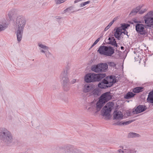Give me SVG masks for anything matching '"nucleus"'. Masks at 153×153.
I'll list each match as a JSON object with an SVG mask.
<instances>
[{"instance_id":"c03bdc74","label":"nucleus","mask_w":153,"mask_h":153,"mask_svg":"<svg viewBox=\"0 0 153 153\" xmlns=\"http://www.w3.org/2000/svg\"><path fill=\"white\" fill-rule=\"evenodd\" d=\"M81 1L80 0H75V1H74V3H77L79 1Z\"/></svg>"},{"instance_id":"58836bf2","label":"nucleus","mask_w":153,"mask_h":153,"mask_svg":"<svg viewBox=\"0 0 153 153\" xmlns=\"http://www.w3.org/2000/svg\"><path fill=\"white\" fill-rule=\"evenodd\" d=\"M13 12L12 11H10L8 12V15L10 18L12 17V16L13 15Z\"/></svg>"},{"instance_id":"c756f323","label":"nucleus","mask_w":153,"mask_h":153,"mask_svg":"<svg viewBox=\"0 0 153 153\" xmlns=\"http://www.w3.org/2000/svg\"><path fill=\"white\" fill-rule=\"evenodd\" d=\"M102 35H101L100 36L99 38H98L94 42V43L92 44L91 45V48H92L93 46H94L95 45H96L100 41V38H102Z\"/></svg>"},{"instance_id":"b1692460","label":"nucleus","mask_w":153,"mask_h":153,"mask_svg":"<svg viewBox=\"0 0 153 153\" xmlns=\"http://www.w3.org/2000/svg\"><path fill=\"white\" fill-rule=\"evenodd\" d=\"M124 150H125L126 152L130 153H136L137 151L136 150L133 148H131L127 149H124Z\"/></svg>"},{"instance_id":"f03ea898","label":"nucleus","mask_w":153,"mask_h":153,"mask_svg":"<svg viewBox=\"0 0 153 153\" xmlns=\"http://www.w3.org/2000/svg\"><path fill=\"white\" fill-rule=\"evenodd\" d=\"M0 140L3 142L8 144L12 142L13 138L10 131L5 128L1 127L0 128Z\"/></svg>"},{"instance_id":"a18cd8bd","label":"nucleus","mask_w":153,"mask_h":153,"mask_svg":"<svg viewBox=\"0 0 153 153\" xmlns=\"http://www.w3.org/2000/svg\"><path fill=\"white\" fill-rule=\"evenodd\" d=\"M123 31V33L125 34H127L128 32L127 31Z\"/></svg>"},{"instance_id":"9b49d317","label":"nucleus","mask_w":153,"mask_h":153,"mask_svg":"<svg viewBox=\"0 0 153 153\" xmlns=\"http://www.w3.org/2000/svg\"><path fill=\"white\" fill-rule=\"evenodd\" d=\"M146 107L144 105H139L136 108H134L132 111V113L134 114H137L142 112L146 110Z\"/></svg>"},{"instance_id":"c9c22d12","label":"nucleus","mask_w":153,"mask_h":153,"mask_svg":"<svg viewBox=\"0 0 153 153\" xmlns=\"http://www.w3.org/2000/svg\"><path fill=\"white\" fill-rule=\"evenodd\" d=\"M44 53L47 57H49L51 55V53L49 52L48 50H47Z\"/></svg>"},{"instance_id":"bb28decb","label":"nucleus","mask_w":153,"mask_h":153,"mask_svg":"<svg viewBox=\"0 0 153 153\" xmlns=\"http://www.w3.org/2000/svg\"><path fill=\"white\" fill-rule=\"evenodd\" d=\"M132 122V121L130 120L128 121L123 122H118L116 124L118 125H127L129 124Z\"/></svg>"},{"instance_id":"473e14b6","label":"nucleus","mask_w":153,"mask_h":153,"mask_svg":"<svg viewBox=\"0 0 153 153\" xmlns=\"http://www.w3.org/2000/svg\"><path fill=\"white\" fill-rule=\"evenodd\" d=\"M95 107L93 105H91L88 107L87 109L90 112H92L95 109Z\"/></svg>"},{"instance_id":"412c9836","label":"nucleus","mask_w":153,"mask_h":153,"mask_svg":"<svg viewBox=\"0 0 153 153\" xmlns=\"http://www.w3.org/2000/svg\"><path fill=\"white\" fill-rule=\"evenodd\" d=\"M105 103L102 102V101L101 100L99 99L97 102L96 106L97 110L98 111L100 110Z\"/></svg>"},{"instance_id":"5701e85b","label":"nucleus","mask_w":153,"mask_h":153,"mask_svg":"<svg viewBox=\"0 0 153 153\" xmlns=\"http://www.w3.org/2000/svg\"><path fill=\"white\" fill-rule=\"evenodd\" d=\"M135 95L132 92H129L125 95L124 98L126 99H129L134 97Z\"/></svg>"},{"instance_id":"4be33fe9","label":"nucleus","mask_w":153,"mask_h":153,"mask_svg":"<svg viewBox=\"0 0 153 153\" xmlns=\"http://www.w3.org/2000/svg\"><path fill=\"white\" fill-rule=\"evenodd\" d=\"M148 102L151 103H153V90L150 91L148 95L147 98Z\"/></svg>"},{"instance_id":"09e8293b","label":"nucleus","mask_w":153,"mask_h":153,"mask_svg":"<svg viewBox=\"0 0 153 153\" xmlns=\"http://www.w3.org/2000/svg\"><path fill=\"white\" fill-rule=\"evenodd\" d=\"M65 152L67 153H69V152H68V151H67V152Z\"/></svg>"},{"instance_id":"37998d69","label":"nucleus","mask_w":153,"mask_h":153,"mask_svg":"<svg viewBox=\"0 0 153 153\" xmlns=\"http://www.w3.org/2000/svg\"><path fill=\"white\" fill-rule=\"evenodd\" d=\"M108 40H109L108 43L109 44H110V42H111L112 40V38H111L110 37H109L108 39Z\"/></svg>"},{"instance_id":"2f4dec72","label":"nucleus","mask_w":153,"mask_h":153,"mask_svg":"<svg viewBox=\"0 0 153 153\" xmlns=\"http://www.w3.org/2000/svg\"><path fill=\"white\" fill-rule=\"evenodd\" d=\"M114 22V20H113L105 28L104 30L105 31L107 30L112 25Z\"/></svg>"},{"instance_id":"ddd939ff","label":"nucleus","mask_w":153,"mask_h":153,"mask_svg":"<svg viewBox=\"0 0 153 153\" xmlns=\"http://www.w3.org/2000/svg\"><path fill=\"white\" fill-rule=\"evenodd\" d=\"M94 88V86L90 84H85L83 87L82 91L84 93H87L91 92Z\"/></svg>"},{"instance_id":"6ab92c4d","label":"nucleus","mask_w":153,"mask_h":153,"mask_svg":"<svg viewBox=\"0 0 153 153\" xmlns=\"http://www.w3.org/2000/svg\"><path fill=\"white\" fill-rule=\"evenodd\" d=\"M123 33V31L121 30L120 28L118 27L116 30V31L114 33V36L116 38L119 39V38H120L121 35Z\"/></svg>"},{"instance_id":"a878e982","label":"nucleus","mask_w":153,"mask_h":153,"mask_svg":"<svg viewBox=\"0 0 153 153\" xmlns=\"http://www.w3.org/2000/svg\"><path fill=\"white\" fill-rule=\"evenodd\" d=\"M7 27V25L5 23H0V32L4 30Z\"/></svg>"},{"instance_id":"4c0bfd02","label":"nucleus","mask_w":153,"mask_h":153,"mask_svg":"<svg viewBox=\"0 0 153 153\" xmlns=\"http://www.w3.org/2000/svg\"><path fill=\"white\" fill-rule=\"evenodd\" d=\"M108 65L111 67H112L113 68H114L115 67L116 64L114 62H110L108 63Z\"/></svg>"},{"instance_id":"79ce46f5","label":"nucleus","mask_w":153,"mask_h":153,"mask_svg":"<svg viewBox=\"0 0 153 153\" xmlns=\"http://www.w3.org/2000/svg\"><path fill=\"white\" fill-rule=\"evenodd\" d=\"M76 82V79H72L71 82V84H73L75 83Z\"/></svg>"},{"instance_id":"f8f14e48","label":"nucleus","mask_w":153,"mask_h":153,"mask_svg":"<svg viewBox=\"0 0 153 153\" xmlns=\"http://www.w3.org/2000/svg\"><path fill=\"white\" fill-rule=\"evenodd\" d=\"M104 81L106 82L109 87L111 86L113 84L116 82L114 78L112 76H107L104 79Z\"/></svg>"},{"instance_id":"f257e3e1","label":"nucleus","mask_w":153,"mask_h":153,"mask_svg":"<svg viewBox=\"0 0 153 153\" xmlns=\"http://www.w3.org/2000/svg\"><path fill=\"white\" fill-rule=\"evenodd\" d=\"M26 21L23 16H19L16 18L15 23V27L17 30L16 32L18 41H20L22 39L24 27L26 24Z\"/></svg>"},{"instance_id":"7c9ffc66","label":"nucleus","mask_w":153,"mask_h":153,"mask_svg":"<svg viewBox=\"0 0 153 153\" xmlns=\"http://www.w3.org/2000/svg\"><path fill=\"white\" fill-rule=\"evenodd\" d=\"M112 40L111 41V42H110V44H111L113 45H114V46L117 47V44L116 43V41L114 37H112Z\"/></svg>"},{"instance_id":"1a4fd4ad","label":"nucleus","mask_w":153,"mask_h":153,"mask_svg":"<svg viewBox=\"0 0 153 153\" xmlns=\"http://www.w3.org/2000/svg\"><path fill=\"white\" fill-rule=\"evenodd\" d=\"M147 25L137 23L135 26L136 31L141 35H145L146 33V29Z\"/></svg>"},{"instance_id":"ea45409f","label":"nucleus","mask_w":153,"mask_h":153,"mask_svg":"<svg viewBox=\"0 0 153 153\" xmlns=\"http://www.w3.org/2000/svg\"><path fill=\"white\" fill-rule=\"evenodd\" d=\"M72 153H79V151L76 149H74L72 151Z\"/></svg>"},{"instance_id":"20e7f679","label":"nucleus","mask_w":153,"mask_h":153,"mask_svg":"<svg viewBox=\"0 0 153 153\" xmlns=\"http://www.w3.org/2000/svg\"><path fill=\"white\" fill-rule=\"evenodd\" d=\"M97 51L102 55L111 56L114 53V49L112 47L103 45L100 47Z\"/></svg>"},{"instance_id":"6e6552de","label":"nucleus","mask_w":153,"mask_h":153,"mask_svg":"<svg viewBox=\"0 0 153 153\" xmlns=\"http://www.w3.org/2000/svg\"><path fill=\"white\" fill-rule=\"evenodd\" d=\"M153 11H151L147 13L144 16L145 23L148 25L147 26L151 27V25H153Z\"/></svg>"},{"instance_id":"cd10ccee","label":"nucleus","mask_w":153,"mask_h":153,"mask_svg":"<svg viewBox=\"0 0 153 153\" xmlns=\"http://www.w3.org/2000/svg\"><path fill=\"white\" fill-rule=\"evenodd\" d=\"M143 89V88L141 87H138L135 88L133 90V92L135 93H138L142 91V89Z\"/></svg>"},{"instance_id":"f3484780","label":"nucleus","mask_w":153,"mask_h":153,"mask_svg":"<svg viewBox=\"0 0 153 153\" xmlns=\"http://www.w3.org/2000/svg\"><path fill=\"white\" fill-rule=\"evenodd\" d=\"M100 94V91L98 88L94 89L90 93L91 96L93 95L94 97H97Z\"/></svg>"},{"instance_id":"423d86ee","label":"nucleus","mask_w":153,"mask_h":153,"mask_svg":"<svg viewBox=\"0 0 153 153\" xmlns=\"http://www.w3.org/2000/svg\"><path fill=\"white\" fill-rule=\"evenodd\" d=\"M147 10V8L146 7H145L144 4H140L136 7L135 8L133 9L130 14L134 15L138 12L139 14H142L144 13Z\"/></svg>"},{"instance_id":"2eb2a0df","label":"nucleus","mask_w":153,"mask_h":153,"mask_svg":"<svg viewBox=\"0 0 153 153\" xmlns=\"http://www.w3.org/2000/svg\"><path fill=\"white\" fill-rule=\"evenodd\" d=\"M38 45L39 47V50L42 53L46 52V51L48 49V47L41 43H39Z\"/></svg>"},{"instance_id":"a211bd4d","label":"nucleus","mask_w":153,"mask_h":153,"mask_svg":"<svg viewBox=\"0 0 153 153\" xmlns=\"http://www.w3.org/2000/svg\"><path fill=\"white\" fill-rule=\"evenodd\" d=\"M100 67V68L101 69L100 71L101 72H104L106 71V70L108 68V65L106 63H100L99 64Z\"/></svg>"},{"instance_id":"4468645a","label":"nucleus","mask_w":153,"mask_h":153,"mask_svg":"<svg viewBox=\"0 0 153 153\" xmlns=\"http://www.w3.org/2000/svg\"><path fill=\"white\" fill-rule=\"evenodd\" d=\"M114 117L115 119H122L123 115L121 111H115L113 113Z\"/></svg>"},{"instance_id":"9d476101","label":"nucleus","mask_w":153,"mask_h":153,"mask_svg":"<svg viewBox=\"0 0 153 153\" xmlns=\"http://www.w3.org/2000/svg\"><path fill=\"white\" fill-rule=\"evenodd\" d=\"M111 98V97L110 95V93L108 92L103 94L100 96L99 99L101 100L102 101L103 103H105Z\"/></svg>"},{"instance_id":"49530a36","label":"nucleus","mask_w":153,"mask_h":153,"mask_svg":"<svg viewBox=\"0 0 153 153\" xmlns=\"http://www.w3.org/2000/svg\"><path fill=\"white\" fill-rule=\"evenodd\" d=\"M124 47H123V46H121V49H122V50H124Z\"/></svg>"},{"instance_id":"3c124183","label":"nucleus","mask_w":153,"mask_h":153,"mask_svg":"<svg viewBox=\"0 0 153 153\" xmlns=\"http://www.w3.org/2000/svg\"><path fill=\"white\" fill-rule=\"evenodd\" d=\"M122 149H123V147H122Z\"/></svg>"},{"instance_id":"aec40b11","label":"nucleus","mask_w":153,"mask_h":153,"mask_svg":"<svg viewBox=\"0 0 153 153\" xmlns=\"http://www.w3.org/2000/svg\"><path fill=\"white\" fill-rule=\"evenodd\" d=\"M100 65L99 64L97 65H93L91 68L92 70L96 73L101 72L100 71H101V69L100 68Z\"/></svg>"},{"instance_id":"dca6fc26","label":"nucleus","mask_w":153,"mask_h":153,"mask_svg":"<svg viewBox=\"0 0 153 153\" xmlns=\"http://www.w3.org/2000/svg\"><path fill=\"white\" fill-rule=\"evenodd\" d=\"M106 81H104V79L102 80L98 84V86L101 88L106 89L108 87V84H107Z\"/></svg>"},{"instance_id":"0eeeda50","label":"nucleus","mask_w":153,"mask_h":153,"mask_svg":"<svg viewBox=\"0 0 153 153\" xmlns=\"http://www.w3.org/2000/svg\"><path fill=\"white\" fill-rule=\"evenodd\" d=\"M114 104L112 102H108L103 108L102 114L103 115L108 116L111 112Z\"/></svg>"},{"instance_id":"de8ad7c7","label":"nucleus","mask_w":153,"mask_h":153,"mask_svg":"<svg viewBox=\"0 0 153 153\" xmlns=\"http://www.w3.org/2000/svg\"><path fill=\"white\" fill-rule=\"evenodd\" d=\"M56 18L57 19H60V17H59V16H56Z\"/></svg>"},{"instance_id":"393cba45","label":"nucleus","mask_w":153,"mask_h":153,"mask_svg":"<svg viewBox=\"0 0 153 153\" xmlns=\"http://www.w3.org/2000/svg\"><path fill=\"white\" fill-rule=\"evenodd\" d=\"M139 136V134L134 132H130L128 134V137L129 138H134Z\"/></svg>"},{"instance_id":"7ed1b4c3","label":"nucleus","mask_w":153,"mask_h":153,"mask_svg":"<svg viewBox=\"0 0 153 153\" xmlns=\"http://www.w3.org/2000/svg\"><path fill=\"white\" fill-rule=\"evenodd\" d=\"M105 74H95L90 73L87 74L84 77L85 81L87 82L99 81L105 76Z\"/></svg>"},{"instance_id":"8fccbe9b","label":"nucleus","mask_w":153,"mask_h":153,"mask_svg":"<svg viewBox=\"0 0 153 153\" xmlns=\"http://www.w3.org/2000/svg\"><path fill=\"white\" fill-rule=\"evenodd\" d=\"M44 4H42V5H43Z\"/></svg>"},{"instance_id":"e433bc0d","label":"nucleus","mask_w":153,"mask_h":153,"mask_svg":"<svg viewBox=\"0 0 153 153\" xmlns=\"http://www.w3.org/2000/svg\"><path fill=\"white\" fill-rule=\"evenodd\" d=\"M90 1H87L82 3H81V4H80V6L81 7L84 6L86 4H89L90 3Z\"/></svg>"},{"instance_id":"c85d7f7f","label":"nucleus","mask_w":153,"mask_h":153,"mask_svg":"<svg viewBox=\"0 0 153 153\" xmlns=\"http://www.w3.org/2000/svg\"><path fill=\"white\" fill-rule=\"evenodd\" d=\"M129 26V25L128 24H123L122 25V26L120 27H119L120 28L121 30H125V29Z\"/></svg>"},{"instance_id":"72a5a7b5","label":"nucleus","mask_w":153,"mask_h":153,"mask_svg":"<svg viewBox=\"0 0 153 153\" xmlns=\"http://www.w3.org/2000/svg\"><path fill=\"white\" fill-rule=\"evenodd\" d=\"M56 3L57 4H59L65 1L66 0H54Z\"/></svg>"},{"instance_id":"a19ab883","label":"nucleus","mask_w":153,"mask_h":153,"mask_svg":"<svg viewBox=\"0 0 153 153\" xmlns=\"http://www.w3.org/2000/svg\"><path fill=\"white\" fill-rule=\"evenodd\" d=\"M117 152H118V153H124L125 152V150H124V149L123 150H122L121 149H119L117 151Z\"/></svg>"},{"instance_id":"f704fd0d","label":"nucleus","mask_w":153,"mask_h":153,"mask_svg":"<svg viewBox=\"0 0 153 153\" xmlns=\"http://www.w3.org/2000/svg\"><path fill=\"white\" fill-rule=\"evenodd\" d=\"M72 9L73 7H71L68 8L64 10V13H65L67 12H70V11H72L73 10Z\"/></svg>"},{"instance_id":"39448f33","label":"nucleus","mask_w":153,"mask_h":153,"mask_svg":"<svg viewBox=\"0 0 153 153\" xmlns=\"http://www.w3.org/2000/svg\"><path fill=\"white\" fill-rule=\"evenodd\" d=\"M66 70H63L61 74L60 79L61 81L63 83L64 88L65 90L67 91L69 90V88L67 85L69 82L68 75V71L69 68L66 67Z\"/></svg>"}]
</instances>
